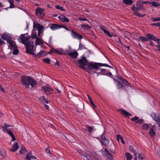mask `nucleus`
I'll return each mask as SVG.
<instances>
[{
	"mask_svg": "<svg viewBox=\"0 0 160 160\" xmlns=\"http://www.w3.org/2000/svg\"><path fill=\"white\" fill-rule=\"evenodd\" d=\"M122 138V137L120 135L118 134L117 136V139L118 141H119V139L121 140Z\"/></svg>",
	"mask_w": 160,
	"mask_h": 160,
	"instance_id": "56",
	"label": "nucleus"
},
{
	"mask_svg": "<svg viewBox=\"0 0 160 160\" xmlns=\"http://www.w3.org/2000/svg\"><path fill=\"white\" fill-rule=\"evenodd\" d=\"M19 146L18 143L15 142L13 144L12 148L10 149V151L13 152H15L17 150Z\"/></svg>",
	"mask_w": 160,
	"mask_h": 160,
	"instance_id": "22",
	"label": "nucleus"
},
{
	"mask_svg": "<svg viewBox=\"0 0 160 160\" xmlns=\"http://www.w3.org/2000/svg\"><path fill=\"white\" fill-rule=\"evenodd\" d=\"M85 49H86V48L85 47V45H83L82 43H80L79 45V47L78 49L80 50H83Z\"/></svg>",
	"mask_w": 160,
	"mask_h": 160,
	"instance_id": "43",
	"label": "nucleus"
},
{
	"mask_svg": "<svg viewBox=\"0 0 160 160\" xmlns=\"http://www.w3.org/2000/svg\"><path fill=\"white\" fill-rule=\"evenodd\" d=\"M59 19L62 22H68V19L65 16L62 15L59 17Z\"/></svg>",
	"mask_w": 160,
	"mask_h": 160,
	"instance_id": "24",
	"label": "nucleus"
},
{
	"mask_svg": "<svg viewBox=\"0 0 160 160\" xmlns=\"http://www.w3.org/2000/svg\"><path fill=\"white\" fill-rule=\"evenodd\" d=\"M78 62L79 64V67L83 69H84V66L88 65V61L86 57L83 56H82L81 59L78 60Z\"/></svg>",
	"mask_w": 160,
	"mask_h": 160,
	"instance_id": "5",
	"label": "nucleus"
},
{
	"mask_svg": "<svg viewBox=\"0 0 160 160\" xmlns=\"http://www.w3.org/2000/svg\"><path fill=\"white\" fill-rule=\"evenodd\" d=\"M152 39L154 40L155 41H157V43L158 45H156L155 46L158 48L157 50L159 51V50H160V44H159V41L160 39L156 38L154 36H153Z\"/></svg>",
	"mask_w": 160,
	"mask_h": 160,
	"instance_id": "20",
	"label": "nucleus"
},
{
	"mask_svg": "<svg viewBox=\"0 0 160 160\" xmlns=\"http://www.w3.org/2000/svg\"><path fill=\"white\" fill-rule=\"evenodd\" d=\"M52 30L59 29L61 28V26L57 24L53 23L51 24L49 27Z\"/></svg>",
	"mask_w": 160,
	"mask_h": 160,
	"instance_id": "15",
	"label": "nucleus"
},
{
	"mask_svg": "<svg viewBox=\"0 0 160 160\" xmlns=\"http://www.w3.org/2000/svg\"><path fill=\"white\" fill-rule=\"evenodd\" d=\"M33 42H29L25 45L26 47V52L27 53L34 55L35 53L33 52V49L34 45Z\"/></svg>",
	"mask_w": 160,
	"mask_h": 160,
	"instance_id": "6",
	"label": "nucleus"
},
{
	"mask_svg": "<svg viewBox=\"0 0 160 160\" xmlns=\"http://www.w3.org/2000/svg\"><path fill=\"white\" fill-rule=\"evenodd\" d=\"M100 152L108 160H114L113 158V155L109 153L108 150L105 148L104 150H102Z\"/></svg>",
	"mask_w": 160,
	"mask_h": 160,
	"instance_id": "7",
	"label": "nucleus"
},
{
	"mask_svg": "<svg viewBox=\"0 0 160 160\" xmlns=\"http://www.w3.org/2000/svg\"><path fill=\"white\" fill-rule=\"evenodd\" d=\"M81 27L84 30H87L90 29L91 27L88 25L82 24L81 25Z\"/></svg>",
	"mask_w": 160,
	"mask_h": 160,
	"instance_id": "27",
	"label": "nucleus"
},
{
	"mask_svg": "<svg viewBox=\"0 0 160 160\" xmlns=\"http://www.w3.org/2000/svg\"><path fill=\"white\" fill-rule=\"evenodd\" d=\"M118 78L120 80L122 81V83L124 84L125 85L131 87V84L129 83L127 80L123 78L122 77H119Z\"/></svg>",
	"mask_w": 160,
	"mask_h": 160,
	"instance_id": "17",
	"label": "nucleus"
},
{
	"mask_svg": "<svg viewBox=\"0 0 160 160\" xmlns=\"http://www.w3.org/2000/svg\"><path fill=\"white\" fill-rule=\"evenodd\" d=\"M70 31L71 35L73 38L80 40L82 39V36L81 35L78 33L76 31L73 30H71Z\"/></svg>",
	"mask_w": 160,
	"mask_h": 160,
	"instance_id": "11",
	"label": "nucleus"
},
{
	"mask_svg": "<svg viewBox=\"0 0 160 160\" xmlns=\"http://www.w3.org/2000/svg\"><path fill=\"white\" fill-rule=\"evenodd\" d=\"M134 160H137V153H134Z\"/></svg>",
	"mask_w": 160,
	"mask_h": 160,
	"instance_id": "64",
	"label": "nucleus"
},
{
	"mask_svg": "<svg viewBox=\"0 0 160 160\" xmlns=\"http://www.w3.org/2000/svg\"><path fill=\"white\" fill-rule=\"evenodd\" d=\"M21 83L26 88H28L30 85L32 88L37 85L36 81L33 78L29 76L23 75L21 80Z\"/></svg>",
	"mask_w": 160,
	"mask_h": 160,
	"instance_id": "2",
	"label": "nucleus"
},
{
	"mask_svg": "<svg viewBox=\"0 0 160 160\" xmlns=\"http://www.w3.org/2000/svg\"><path fill=\"white\" fill-rule=\"evenodd\" d=\"M2 39L6 40L7 42L9 41L11 39H12V38L8 36L7 34L4 33L1 36Z\"/></svg>",
	"mask_w": 160,
	"mask_h": 160,
	"instance_id": "18",
	"label": "nucleus"
},
{
	"mask_svg": "<svg viewBox=\"0 0 160 160\" xmlns=\"http://www.w3.org/2000/svg\"><path fill=\"white\" fill-rule=\"evenodd\" d=\"M5 42L3 41L0 38V46L2 44H5Z\"/></svg>",
	"mask_w": 160,
	"mask_h": 160,
	"instance_id": "59",
	"label": "nucleus"
},
{
	"mask_svg": "<svg viewBox=\"0 0 160 160\" xmlns=\"http://www.w3.org/2000/svg\"><path fill=\"white\" fill-rule=\"evenodd\" d=\"M121 114L125 117H128L130 116V114L129 112L123 110H122Z\"/></svg>",
	"mask_w": 160,
	"mask_h": 160,
	"instance_id": "31",
	"label": "nucleus"
},
{
	"mask_svg": "<svg viewBox=\"0 0 160 160\" xmlns=\"http://www.w3.org/2000/svg\"><path fill=\"white\" fill-rule=\"evenodd\" d=\"M79 20H81L84 21H88V20L86 18H83L82 17H79Z\"/></svg>",
	"mask_w": 160,
	"mask_h": 160,
	"instance_id": "54",
	"label": "nucleus"
},
{
	"mask_svg": "<svg viewBox=\"0 0 160 160\" xmlns=\"http://www.w3.org/2000/svg\"><path fill=\"white\" fill-rule=\"evenodd\" d=\"M32 39H35V38L37 39V38H38V37H37L36 34H32Z\"/></svg>",
	"mask_w": 160,
	"mask_h": 160,
	"instance_id": "58",
	"label": "nucleus"
},
{
	"mask_svg": "<svg viewBox=\"0 0 160 160\" xmlns=\"http://www.w3.org/2000/svg\"><path fill=\"white\" fill-rule=\"evenodd\" d=\"M33 27L34 28H36L38 30V35L39 37H41V34L43 33L42 30L44 27L42 25L38 23L33 22Z\"/></svg>",
	"mask_w": 160,
	"mask_h": 160,
	"instance_id": "8",
	"label": "nucleus"
},
{
	"mask_svg": "<svg viewBox=\"0 0 160 160\" xmlns=\"http://www.w3.org/2000/svg\"><path fill=\"white\" fill-rule=\"evenodd\" d=\"M154 127V126H153L152 128H150V131L149 132V135L151 136V137H152L154 136L155 134V132L153 130V127Z\"/></svg>",
	"mask_w": 160,
	"mask_h": 160,
	"instance_id": "26",
	"label": "nucleus"
},
{
	"mask_svg": "<svg viewBox=\"0 0 160 160\" xmlns=\"http://www.w3.org/2000/svg\"><path fill=\"white\" fill-rule=\"evenodd\" d=\"M125 156L127 158V160H131L133 158V156L128 152L125 153Z\"/></svg>",
	"mask_w": 160,
	"mask_h": 160,
	"instance_id": "32",
	"label": "nucleus"
},
{
	"mask_svg": "<svg viewBox=\"0 0 160 160\" xmlns=\"http://www.w3.org/2000/svg\"><path fill=\"white\" fill-rule=\"evenodd\" d=\"M78 152L84 160H92V158L94 160H102L101 157L95 152H85L81 150H78Z\"/></svg>",
	"mask_w": 160,
	"mask_h": 160,
	"instance_id": "1",
	"label": "nucleus"
},
{
	"mask_svg": "<svg viewBox=\"0 0 160 160\" xmlns=\"http://www.w3.org/2000/svg\"><path fill=\"white\" fill-rule=\"evenodd\" d=\"M2 128H3V131L4 132H7L8 131V129L4 127H3Z\"/></svg>",
	"mask_w": 160,
	"mask_h": 160,
	"instance_id": "61",
	"label": "nucleus"
},
{
	"mask_svg": "<svg viewBox=\"0 0 160 160\" xmlns=\"http://www.w3.org/2000/svg\"><path fill=\"white\" fill-rule=\"evenodd\" d=\"M0 89L1 91H2V92H4V89L2 87V86L1 85H0Z\"/></svg>",
	"mask_w": 160,
	"mask_h": 160,
	"instance_id": "63",
	"label": "nucleus"
},
{
	"mask_svg": "<svg viewBox=\"0 0 160 160\" xmlns=\"http://www.w3.org/2000/svg\"><path fill=\"white\" fill-rule=\"evenodd\" d=\"M51 51L53 53H57L60 55H62L63 54V49L62 48L60 49H51Z\"/></svg>",
	"mask_w": 160,
	"mask_h": 160,
	"instance_id": "19",
	"label": "nucleus"
},
{
	"mask_svg": "<svg viewBox=\"0 0 160 160\" xmlns=\"http://www.w3.org/2000/svg\"><path fill=\"white\" fill-rule=\"evenodd\" d=\"M138 117L135 116L132 118L131 120L132 122H135H135L138 121Z\"/></svg>",
	"mask_w": 160,
	"mask_h": 160,
	"instance_id": "46",
	"label": "nucleus"
},
{
	"mask_svg": "<svg viewBox=\"0 0 160 160\" xmlns=\"http://www.w3.org/2000/svg\"><path fill=\"white\" fill-rule=\"evenodd\" d=\"M129 149L130 151L132 152V153H133L134 154V153H136L135 150L134 149L133 147L132 146H129Z\"/></svg>",
	"mask_w": 160,
	"mask_h": 160,
	"instance_id": "41",
	"label": "nucleus"
},
{
	"mask_svg": "<svg viewBox=\"0 0 160 160\" xmlns=\"http://www.w3.org/2000/svg\"><path fill=\"white\" fill-rule=\"evenodd\" d=\"M88 68H90L93 70H96L97 71L99 72H102V71L104 70L103 69H102L99 68V66L106 67L110 68H112V67L106 63H102L97 62H91L88 63Z\"/></svg>",
	"mask_w": 160,
	"mask_h": 160,
	"instance_id": "3",
	"label": "nucleus"
},
{
	"mask_svg": "<svg viewBox=\"0 0 160 160\" xmlns=\"http://www.w3.org/2000/svg\"><path fill=\"white\" fill-rule=\"evenodd\" d=\"M99 140L100 141L102 146H107L109 143V140L106 138L104 135L102 134L99 136Z\"/></svg>",
	"mask_w": 160,
	"mask_h": 160,
	"instance_id": "10",
	"label": "nucleus"
},
{
	"mask_svg": "<svg viewBox=\"0 0 160 160\" xmlns=\"http://www.w3.org/2000/svg\"><path fill=\"white\" fill-rule=\"evenodd\" d=\"M55 7L57 9L60 10L62 11H65V10L62 7H60L59 5H56Z\"/></svg>",
	"mask_w": 160,
	"mask_h": 160,
	"instance_id": "47",
	"label": "nucleus"
},
{
	"mask_svg": "<svg viewBox=\"0 0 160 160\" xmlns=\"http://www.w3.org/2000/svg\"><path fill=\"white\" fill-rule=\"evenodd\" d=\"M42 89L47 95L50 94L53 92V90L52 88L49 86L44 87L42 88Z\"/></svg>",
	"mask_w": 160,
	"mask_h": 160,
	"instance_id": "12",
	"label": "nucleus"
},
{
	"mask_svg": "<svg viewBox=\"0 0 160 160\" xmlns=\"http://www.w3.org/2000/svg\"><path fill=\"white\" fill-rule=\"evenodd\" d=\"M102 30L104 33L108 35L111 38V34L107 30H106L104 28H102Z\"/></svg>",
	"mask_w": 160,
	"mask_h": 160,
	"instance_id": "39",
	"label": "nucleus"
},
{
	"mask_svg": "<svg viewBox=\"0 0 160 160\" xmlns=\"http://www.w3.org/2000/svg\"><path fill=\"white\" fill-rule=\"evenodd\" d=\"M117 42L120 44H121V45H123V43L121 42V39L120 38H119L118 39V41H117Z\"/></svg>",
	"mask_w": 160,
	"mask_h": 160,
	"instance_id": "60",
	"label": "nucleus"
},
{
	"mask_svg": "<svg viewBox=\"0 0 160 160\" xmlns=\"http://www.w3.org/2000/svg\"><path fill=\"white\" fill-rule=\"evenodd\" d=\"M50 146L48 147L46 149V150H45V152L47 153H49V154L51 155L52 154L50 151Z\"/></svg>",
	"mask_w": 160,
	"mask_h": 160,
	"instance_id": "48",
	"label": "nucleus"
},
{
	"mask_svg": "<svg viewBox=\"0 0 160 160\" xmlns=\"http://www.w3.org/2000/svg\"><path fill=\"white\" fill-rule=\"evenodd\" d=\"M146 36L147 37V38L149 39V40L150 39H152L153 35L150 33H148L146 35Z\"/></svg>",
	"mask_w": 160,
	"mask_h": 160,
	"instance_id": "45",
	"label": "nucleus"
},
{
	"mask_svg": "<svg viewBox=\"0 0 160 160\" xmlns=\"http://www.w3.org/2000/svg\"><path fill=\"white\" fill-rule=\"evenodd\" d=\"M143 120L142 119H140L138 120V121L135 122L136 123H138L139 124H141L143 123Z\"/></svg>",
	"mask_w": 160,
	"mask_h": 160,
	"instance_id": "49",
	"label": "nucleus"
},
{
	"mask_svg": "<svg viewBox=\"0 0 160 160\" xmlns=\"http://www.w3.org/2000/svg\"><path fill=\"white\" fill-rule=\"evenodd\" d=\"M27 152V150L24 148H22L21 150L19 151L20 153L23 154H26Z\"/></svg>",
	"mask_w": 160,
	"mask_h": 160,
	"instance_id": "42",
	"label": "nucleus"
},
{
	"mask_svg": "<svg viewBox=\"0 0 160 160\" xmlns=\"http://www.w3.org/2000/svg\"><path fill=\"white\" fill-rule=\"evenodd\" d=\"M7 133L12 138V141H14L16 140V138L13 133H12L11 131L8 130Z\"/></svg>",
	"mask_w": 160,
	"mask_h": 160,
	"instance_id": "33",
	"label": "nucleus"
},
{
	"mask_svg": "<svg viewBox=\"0 0 160 160\" xmlns=\"http://www.w3.org/2000/svg\"><path fill=\"white\" fill-rule=\"evenodd\" d=\"M87 129V131L90 133H91L94 128L93 126H90L88 125H87L86 126Z\"/></svg>",
	"mask_w": 160,
	"mask_h": 160,
	"instance_id": "29",
	"label": "nucleus"
},
{
	"mask_svg": "<svg viewBox=\"0 0 160 160\" xmlns=\"http://www.w3.org/2000/svg\"><path fill=\"white\" fill-rule=\"evenodd\" d=\"M17 48H15L12 49L13 50V53L14 55H17L19 51Z\"/></svg>",
	"mask_w": 160,
	"mask_h": 160,
	"instance_id": "40",
	"label": "nucleus"
},
{
	"mask_svg": "<svg viewBox=\"0 0 160 160\" xmlns=\"http://www.w3.org/2000/svg\"><path fill=\"white\" fill-rule=\"evenodd\" d=\"M123 3L125 4L131 5L132 4L133 1L132 0H122Z\"/></svg>",
	"mask_w": 160,
	"mask_h": 160,
	"instance_id": "28",
	"label": "nucleus"
},
{
	"mask_svg": "<svg viewBox=\"0 0 160 160\" xmlns=\"http://www.w3.org/2000/svg\"><path fill=\"white\" fill-rule=\"evenodd\" d=\"M9 44V49L12 50L13 48H17L16 45L15 44L14 41L12 40V39H11L8 42Z\"/></svg>",
	"mask_w": 160,
	"mask_h": 160,
	"instance_id": "16",
	"label": "nucleus"
},
{
	"mask_svg": "<svg viewBox=\"0 0 160 160\" xmlns=\"http://www.w3.org/2000/svg\"><path fill=\"white\" fill-rule=\"evenodd\" d=\"M9 2L10 3V5L9 7L7 8H5V9L7 10H8V9L9 8H13L15 7V5L14 4V0H12V1H9Z\"/></svg>",
	"mask_w": 160,
	"mask_h": 160,
	"instance_id": "30",
	"label": "nucleus"
},
{
	"mask_svg": "<svg viewBox=\"0 0 160 160\" xmlns=\"http://www.w3.org/2000/svg\"><path fill=\"white\" fill-rule=\"evenodd\" d=\"M131 9L133 11L134 14L140 17H143L145 16V14H141L139 12V11H143L145 9L144 6L142 4L140 3H137L136 7L135 5H133Z\"/></svg>",
	"mask_w": 160,
	"mask_h": 160,
	"instance_id": "4",
	"label": "nucleus"
},
{
	"mask_svg": "<svg viewBox=\"0 0 160 160\" xmlns=\"http://www.w3.org/2000/svg\"><path fill=\"white\" fill-rule=\"evenodd\" d=\"M152 20L154 22L160 21V17L158 18H153Z\"/></svg>",
	"mask_w": 160,
	"mask_h": 160,
	"instance_id": "51",
	"label": "nucleus"
},
{
	"mask_svg": "<svg viewBox=\"0 0 160 160\" xmlns=\"http://www.w3.org/2000/svg\"><path fill=\"white\" fill-rule=\"evenodd\" d=\"M88 99H89L90 102L91 104L93 106V107H96V106L94 104V103H93V102H92V100L91 98H89Z\"/></svg>",
	"mask_w": 160,
	"mask_h": 160,
	"instance_id": "53",
	"label": "nucleus"
},
{
	"mask_svg": "<svg viewBox=\"0 0 160 160\" xmlns=\"http://www.w3.org/2000/svg\"><path fill=\"white\" fill-rule=\"evenodd\" d=\"M92 69L87 68V72L89 73H93V71H92Z\"/></svg>",
	"mask_w": 160,
	"mask_h": 160,
	"instance_id": "57",
	"label": "nucleus"
},
{
	"mask_svg": "<svg viewBox=\"0 0 160 160\" xmlns=\"http://www.w3.org/2000/svg\"><path fill=\"white\" fill-rule=\"evenodd\" d=\"M149 126L148 124L145 123L143 124L142 127V129L144 130H147Z\"/></svg>",
	"mask_w": 160,
	"mask_h": 160,
	"instance_id": "38",
	"label": "nucleus"
},
{
	"mask_svg": "<svg viewBox=\"0 0 160 160\" xmlns=\"http://www.w3.org/2000/svg\"><path fill=\"white\" fill-rule=\"evenodd\" d=\"M116 81L117 82V85H118V89H120L122 87L123 85L121 83V82L118 80H116Z\"/></svg>",
	"mask_w": 160,
	"mask_h": 160,
	"instance_id": "37",
	"label": "nucleus"
},
{
	"mask_svg": "<svg viewBox=\"0 0 160 160\" xmlns=\"http://www.w3.org/2000/svg\"><path fill=\"white\" fill-rule=\"evenodd\" d=\"M20 39L21 41V42L24 45H26L28 42V41L29 38V37H25V34H22L20 36Z\"/></svg>",
	"mask_w": 160,
	"mask_h": 160,
	"instance_id": "13",
	"label": "nucleus"
},
{
	"mask_svg": "<svg viewBox=\"0 0 160 160\" xmlns=\"http://www.w3.org/2000/svg\"><path fill=\"white\" fill-rule=\"evenodd\" d=\"M149 4H151L152 6L155 7H158L160 6V4L159 3L157 2H150L149 3Z\"/></svg>",
	"mask_w": 160,
	"mask_h": 160,
	"instance_id": "34",
	"label": "nucleus"
},
{
	"mask_svg": "<svg viewBox=\"0 0 160 160\" xmlns=\"http://www.w3.org/2000/svg\"><path fill=\"white\" fill-rule=\"evenodd\" d=\"M42 61L47 64H49L50 63V60L48 58H44L42 60Z\"/></svg>",
	"mask_w": 160,
	"mask_h": 160,
	"instance_id": "36",
	"label": "nucleus"
},
{
	"mask_svg": "<svg viewBox=\"0 0 160 160\" xmlns=\"http://www.w3.org/2000/svg\"><path fill=\"white\" fill-rule=\"evenodd\" d=\"M35 44L37 45L43 44V41L41 38H37L36 39Z\"/></svg>",
	"mask_w": 160,
	"mask_h": 160,
	"instance_id": "25",
	"label": "nucleus"
},
{
	"mask_svg": "<svg viewBox=\"0 0 160 160\" xmlns=\"http://www.w3.org/2000/svg\"><path fill=\"white\" fill-rule=\"evenodd\" d=\"M139 39L142 42H146L149 41V39L147 38V37H145L143 36H140L139 37Z\"/></svg>",
	"mask_w": 160,
	"mask_h": 160,
	"instance_id": "35",
	"label": "nucleus"
},
{
	"mask_svg": "<svg viewBox=\"0 0 160 160\" xmlns=\"http://www.w3.org/2000/svg\"><path fill=\"white\" fill-rule=\"evenodd\" d=\"M31 154L28 153L26 155V159L27 160H31Z\"/></svg>",
	"mask_w": 160,
	"mask_h": 160,
	"instance_id": "50",
	"label": "nucleus"
},
{
	"mask_svg": "<svg viewBox=\"0 0 160 160\" xmlns=\"http://www.w3.org/2000/svg\"><path fill=\"white\" fill-rule=\"evenodd\" d=\"M78 54L76 51L71 52L68 53V55L71 57L73 58H76L78 56Z\"/></svg>",
	"mask_w": 160,
	"mask_h": 160,
	"instance_id": "21",
	"label": "nucleus"
},
{
	"mask_svg": "<svg viewBox=\"0 0 160 160\" xmlns=\"http://www.w3.org/2000/svg\"><path fill=\"white\" fill-rule=\"evenodd\" d=\"M156 122L157 123L158 126L160 127V118H159L158 120L157 121H156Z\"/></svg>",
	"mask_w": 160,
	"mask_h": 160,
	"instance_id": "62",
	"label": "nucleus"
},
{
	"mask_svg": "<svg viewBox=\"0 0 160 160\" xmlns=\"http://www.w3.org/2000/svg\"><path fill=\"white\" fill-rule=\"evenodd\" d=\"M152 26H155L159 27V28L160 29V22H158L157 23H152Z\"/></svg>",
	"mask_w": 160,
	"mask_h": 160,
	"instance_id": "52",
	"label": "nucleus"
},
{
	"mask_svg": "<svg viewBox=\"0 0 160 160\" xmlns=\"http://www.w3.org/2000/svg\"><path fill=\"white\" fill-rule=\"evenodd\" d=\"M151 116L152 118L155 121H157L158 120L159 118H160V117L156 114V112H152L151 114Z\"/></svg>",
	"mask_w": 160,
	"mask_h": 160,
	"instance_id": "23",
	"label": "nucleus"
},
{
	"mask_svg": "<svg viewBox=\"0 0 160 160\" xmlns=\"http://www.w3.org/2000/svg\"><path fill=\"white\" fill-rule=\"evenodd\" d=\"M44 9L38 7L36 9V15L39 17L40 18L42 19L45 16V13L44 12Z\"/></svg>",
	"mask_w": 160,
	"mask_h": 160,
	"instance_id": "9",
	"label": "nucleus"
},
{
	"mask_svg": "<svg viewBox=\"0 0 160 160\" xmlns=\"http://www.w3.org/2000/svg\"><path fill=\"white\" fill-rule=\"evenodd\" d=\"M40 99L41 100H44V102H46L47 103H48V101L45 99L43 96H41L40 98Z\"/></svg>",
	"mask_w": 160,
	"mask_h": 160,
	"instance_id": "55",
	"label": "nucleus"
},
{
	"mask_svg": "<svg viewBox=\"0 0 160 160\" xmlns=\"http://www.w3.org/2000/svg\"><path fill=\"white\" fill-rule=\"evenodd\" d=\"M138 158L139 159H141V160H146L145 158H143V155L142 153H140L139 154Z\"/></svg>",
	"mask_w": 160,
	"mask_h": 160,
	"instance_id": "44",
	"label": "nucleus"
},
{
	"mask_svg": "<svg viewBox=\"0 0 160 160\" xmlns=\"http://www.w3.org/2000/svg\"><path fill=\"white\" fill-rule=\"evenodd\" d=\"M47 55L46 52L43 50H41L37 54H34V55L35 56V57L36 59L39 58L40 57H42L45 56Z\"/></svg>",
	"mask_w": 160,
	"mask_h": 160,
	"instance_id": "14",
	"label": "nucleus"
}]
</instances>
